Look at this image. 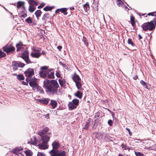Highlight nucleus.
Instances as JSON below:
<instances>
[{
    "label": "nucleus",
    "instance_id": "obj_1",
    "mask_svg": "<svg viewBox=\"0 0 156 156\" xmlns=\"http://www.w3.org/2000/svg\"><path fill=\"white\" fill-rule=\"evenodd\" d=\"M44 87L48 94L53 95L57 93L58 85L55 80H52L51 81L46 80L44 81Z\"/></svg>",
    "mask_w": 156,
    "mask_h": 156
},
{
    "label": "nucleus",
    "instance_id": "obj_2",
    "mask_svg": "<svg viewBox=\"0 0 156 156\" xmlns=\"http://www.w3.org/2000/svg\"><path fill=\"white\" fill-rule=\"evenodd\" d=\"M53 149L49 151L51 156H66V152L63 150H57L60 146L59 143L56 141L52 144Z\"/></svg>",
    "mask_w": 156,
    "mask_h": 156
},
{
    "label": "nucleus",
    "instance_id": "obj_3",
    "mask_svg": "<svg viewBox=\"0 0 156 156\" xmlns=\"http://www.w3.org/2000/svg\"><path fill=\"white\" fill-rule=\"evenodd\" d=\"M156 25L155 21H151L150 22L144 23L141 25V27L144 31H151L155 29Z\"/></svg>",
    "mask_w": 156,
    "mask_h": 156
},
{
    "label": "nucleus",
    "instance_id": "obj_4",
    "mask_svg": "<svg viewBox=\"0 0 156 156\" xmlns=\"http://www.w3.org/2000/svg\"><path fill=\"white\" fill-rule=\"evenodd\" d=\"M49 137L43 136L41 139V140L43 142L42 144H39H39L37 145L41 149H47L48 147L47 143L49 141Z\"/></svg>",
    "mask_w": 156,
    "mask_h": 156
},
{
    "label": "nucleus",
    "instance_id": "obj_5",
    "mask_svg": "<svg viewBox=\"0 0 156 156\" xmlns=\"http://www.w3.org/2000/svg\"><path fill=\"white\" fill-rule=\"evenodd\" d=\"M51 71V70L48 69L47 66H43L41 68L39 72V74L41 77L45 78L47 77L48 74Z\"/></svg>",
    "mask_w": 156,
    "mask_h": 156
},
{
    "label": "nucleus",
    "instance_id": "obj_6",
    "mask_svg": "<svg viewBox=\"0 0 156 156\" xmlns=\"http://www.w3.org/2000/svg\"><path fill=\"white\" fill-rule=\"evenodd\" d=\"M49 129L48 127H45L42 130L40 131L38 133V134L41 136V138L43 136L50 137L51 135L50 132L48 133L47 135H46L47 132L48 131Z\"/></svg>",
    "mask_w": 156,
    "mask_h": 156
},
{
    "label": "nucleus",
    "instance_id": "obj_7",
    "mask_svg": "<svg viewBox=\"0 0 156 156\" xmlns=\"http://www.w3.org/2000/svg\"><path fill=\"white\" fill-rule=\"evenodd\" d=\"M3 50L7 53H12L15 50V48L11 45H7L3 48Z\"/></svg>",
    "mask_w": 156,
    "mask_h": 156
},
{
    "label": "nucleus",
    "instance_id": "obj_8",
    "mask_svg": "<svg viewBox=\"0 0 156 156\" xmlns=\"http://www.w3.org/2000/svg\"><path fill=\"white\" fill-rule=\"evenodd\" d=\"M24 73L26 76L30 78L34 74V70L32 68H29L26 70Z\"/></svg>",
    "mask_w": 156,
    "mask_h": 156
},
{
    "label": "nucleus",
    "instance_id": "obj_9",
    "mask_svg": "<svg viewBox=\"0 0 156 156\" xmlns=\"http://www.w3.org/2000/svg\"><path fill=\"white\" fill-rule=\"evenodd\" d=\"M21 57L27 63H29L30 62V61L29 59L28 52L27 51H25L23 53Z\"/></svg>",
    "mask_w": 156,
    "mask_h": 156
},
{
    "label": "nucleus",
    "instance_id": "obj_10",
    "mask_svg": "<svg viewBox=\"0 0 156 156\" xmlns=\"http://www.w3.org/2000/svg\"><path fill=\"white\" fill-rule=\"evenodd\" d=\"M39 141L37 140L35 136H33L28 141V143L37 146L39 144Z\"/></svg>",
    "mask_w": 156,
    "mask_h": 156
},
{
    "label": "nucleus",
    "instance_id": "obj_11",
    "mask_svg": "<svg viewBox=\"0 0 156 156\" xmlns=\"http://www.w3.org/2000/svg\"><path fill=\"white\" fill-rule=\"evenodd\" d=\"M30 85L32 87L33 89L34 90H36V87H38V89L39 88L38 87V84L37 83V81L36 80H32L29 83Z\"/></svg>",
    "mask_w": 156,
    "mask_h": 156
},
{
    "label": "nucleus",
    "instance_id": "obj_12",
    "mask_svg": "<svg viewBox=\"0 0 156 156\" xmlns=\"http://www.w3.org/2000/svg\"><path fill=\"white\" fill-rule=\"evenodd\" d=\"M57 104V102L56 101L52 99L51 100L50 104L52 108L54 109L56 108Z\"/></svg>",
    "mask_w": 156,
    "mask_h": 156
},
{
    "label": "nucleus",
    "instance_id": "obj_13",
    "mask_svg": "<svg viewBox=\"0 0 156 156\" xmlns=\"http://www.w3.org/2000/svg\"><path fill=\"white\" fill-rule=\"evenodd\" d=\"M19 16L21 18H25L27 16L25 8L23 9V11L19 14Z\"/></svg>",
    "mask_w": 156,
    "mask_h": 156
},
{
    "label": "nucleus",
    "instance_id": "obj_14",
    "mask_svg": "<svg viewBox=\"0 0 156 156\" xmlns=\"http://www.w3.org/2000/svg\"><path fill=\"white\" fill-rule=\"evenodd\" d=\"M67 9L66 8H63L60 9H57L56 11L55 12H58L60 11L63 13L65 15H66L67 14Z\"/></svg>",
    "mask_w": 156,
    "mask_h": 156
},
{
    "label": "nucleus",
    "instance_id": "obj_15",
    "mask_svg": "<svg viewBox=\"0 0 156 156\" xmlns=\"http://www.w3.org/2000/svg\"><path fill=\"white\" fill-rule=\"evenodd\" d=\"M49 99L48 98H45L42 99H39V101L42 104L47 105L49 102Z\"/></svg>",
    "mask_w": 156,
    "mask_h": 156
},
{
    "label": "nucleus",
    "instance_id": "obj_16",
    "mask_svg": "<svg viewBox=\"0 0 156 156\" xmlns=\"http://www.w3.org/2000/svg\"><path fill=\"white\" fill-rule=\"evenodd\" d=\"M24 2H23L19 1L17 3V8L18 9H19L21 7H22L23 9H24L25 7L24 6Z\"/></svg>",
    "mask_w": 156,
    "mask_h": 156
},
{
    "label": "nucleus",
    "instance_id": "obj_17",
    "mask_svg": "<svg viewBox=\"0 0 156 156\" xmlns=\"http://www.w3.org/2000/svg\"><path fill=\"white\" fill-rule=\"evenodd\" d=\"M12 67L13 70L15 71L17 69L18 64L16 62L14 61L12 62Z\"/></svg>",
    "mask_w": 156,
    "mask_h": 156
},
{
    "label": "nucleus",
    "instance_id": "obj_18",
    "mask_svg": "<svg viewBox=\"0 0 156 156\" xmlns=\"http://www.w3.org/2000/svg\"><path fill=\"white\" fill-rule=\"evenodd\" d=\"M73 80L75 83L80 81L81 80L79 76L75 74L74 76L73 77Z\"/></svg>",
    "mask_w": 156,
    "mask_h": 156
},
{
    "label": "nucleus",
    "instance_id": "obj_19",
    "mask_svg": "<svg viewBox=\"0 0 156 156\" xmlns=\"http://www.w3.org/2000/svg\"><path fill=\"white\" fill-rule=\"evenodd\" d=\"M59 83L61 87H64L65 86V80L64 79H59L58 80Z\"/></svg>",
    "mask_w": 156,
    "mask_h": 156
},
{
    "label": "nucleus",
    "instance_id": "obj_20",
    "mask_svg": "<svg viewBox=\"0 0 156 156\" xmlns=\"http://www.w3.org/2000/svg\"><path fill=\"white\" fill-rule=\"evenodd\" d=\"M68 106L69 108L72 110L76 108L74 105L72 103V101L69 102L68 104Z\"/></svg>",
    "mask_w": 156,
    "mask_h": 156
},
{
    "label": "nucleus",
    "instance_id": "obj_21",
    "mask_svg": "<svg viewBox=\"0 0 156 156\" xmlns=\"http://www.w3.org/2000/svg\"><path fill=\"white\" fill-rule=\"evenodd\" d=\"M41 54L39 53H33L32 52L31 54V55L33 57L38 58L40 56Z\"/></svg>",
    "mask_w": 156,
    "mask_h": 156
},
{
    "label": "nucleus",
    "instance_id": "obj_22",
    "mask_svg": "<svg viewBox=\"0 0 156 156\" xmlns=\"http://www.w3.org/2000/svg\"><path fill=\"white\" fill-rule=\"evenodd\" d=\"M25 152L26 156H32L33 154L32 152L29 150H26Z\"/></svg>",
    "mask_w": 156,
    "mask_h": 156
},
{
    "label": "nucleus",
    "instance_id": "obj_23",
    "mask_svg": "<svg viewBox=\"0 0 156 156\" xmlns=\"http://www.w3.org/2000/svg\"><path fill=\"white\" fill-rule=\"evenodd\" d=\"M74 95L79 98L81 99L82 97V94L80 91H78L76 93L74 94Z\"/></svg>",
    "mask_w": 156,
    "mask_h": 156
},
{
    "label": "nucleus",
    "instance_id": "obj_24",
    "mask_svg": "<svg viewBox=\"0 0 156 156\" xmlns=\"http://www.w3.org/2000/svg\"><path fill=\"white\" fill-rule=\"evenodd\" d=\"M41 11L39 10H37L35 12V14L37 19H38L39 17L41 16Z\"/></svg>",
    "mask_w": 156,
    "mask_h": 156
},
{
    "label": "nucleus",
    "instance_id": "obj_25",
    "mask_svg": "<svg viewBox=\"0 0 156 156\" xmlns=\"http://www.w3.org/2000/svg\"><path fill=\"white\" fill-rule=\"evenodd\" d=\"M72 103H73L74 105L76 106V107L78 105L79 101L77 99H73L72 101Z\"/></svg>",
    "mask_w": 156,
    "mask_h": 156
},
{
    "label": "nucleus",
    "instance_id": "obj_26",
    "mask_svg": "<svg viewBox=\"0 0 156 156\" xmlns=\"http://www.w3.org/2000/svg\"><path fill=\"white\" fill-rule=\"evenodd\" d=\"M83 7L86 12L88 11L90 9V7L89 4L87 3H86L83 5Z\"/></svg>",
    "mask_w": 156,
    "mask_h": 156
},
{
    "label": "nucleus",
    "instance_id": "obj_27",
    "mask_svg": "<svg viewBox=\"0 0 156 156\" xmlns=\"http://www.w3.org/2000/svg\"><path fill=\"white\" fill-rule=\"evenodd\" d=\"M35 7L34 5H30L29 6V10L30 12H33L35 10Z\"/></svg>",
    "mask_w": 156,
    "mask_h": 156
},
{
    "label": "nucleus",
    "instance_id": "obj_28",
    "mask_svg": "<svg viewBox=\"0 0 156 156\" xmlns=\"http://www.w3.org/2000/svg\"><path fill=\"white\" fill-rule=\"evenodd\" d=\"M17 78L19 80H21L24 79L23 76L22 74H19L17 75Z\"/></svg>",
    "mask_w": 156,
    "mask_h": 156
},
{
    "label": "nucleus",
    "instance_id": "obj_29",
    "mask_svg": "<svg viewBox=\"0 0 156 156\" xmlns=\"http://www.w3.org/2000/svg\"><path fill=\"white\" fill-rule=\"evenodd\" d=\"M76 86L78 89H81L82 88V84L80 81L75 83Z\"/></svg>",
    "mask_w": 156,
    "mask_h": 156
},
{
    "label": "nucleus",
    "instance_id": "obj_30",
    "mask_svg": "<svg viewBox=\"0 0 156 156\" xmlns=\"http://www.w3.org/2000/svg\"><path fill=\"white\" fill-rule=\"evenodd\" d=\"M29 3L30 4V5H35L36 6L37 5V3L34 0H29Z\"/></svg>",
    "mask_w": 156,
    "mask_h": 156
},
{
    "label": "nucleus",
    "instance_id": "obj_31",
    "mask_svg": "<svg viewBox=\"0 0 156 156\" xmlns=\"http://www.w3.org/2000/svg\"><path fill=\"white\" fill-rule=\"evenodd\" d=\"M25 21L28 24H30L32 23V19L30 17L27 18L25 20Z\"/></svg>",
    "mask_w": 156,
    "mask_h": 156
},
{
    "label": "nucleus",
    "instance_id": "obj_32",
    "mask_svg": "<svg viewBox=\"0 0 156 156\" xmlns=\"http://www.w3.org/2000/svg\"><path fill=\"white\" fill-rule=\"evenodd\" d=\"M48 78L53 79L54 78V73L51 72L48 75Z\"/></svg>",
    "mask_w": 156,
    "mask_h": 156
},
{
    "label": "nucleus",
    "instance_id": "obj_33",
    "mask_svg": "<svg viewBox=\"0 0 156 156\" xmlns=\"http://www.w3.org/2000/svg\"><path fill=\"white\" fill-rule=\"evenodd\" d=\"M82 41L83 42L84 44L86 45L87 46L88 45V43L87 42V40L86 38H85L84 37H83V39H82Z\"/></svg>",
    "mask_w": 156,
    "mask_h": 156
},
{
    "label": "nucleus",
    "instance_id": "obj_34",
    "mask_svg": "<svg viewBox=\"0 0 156 156\" xmlns=\"http://www.w3.org/2000/svg\"><path fill=\"white\" fill-rule=\"evenodd\" d=\"M52 9V8L51 7L46 6L43 9L45 11H48L51 10Z\"/></svg>",
    "mask_w": 156,
    "mask_h": 156
},
{
    "label": "nucleus",
    "instance_id": "obj_35",
    "mask_svg": "<svg viewBox=\"0 0 156 156\" xmlns=\"http://www.w3.org/2000/svg\"><path fill=\"white\" fill-rule=\"evenodd\" d=\"M140 83L144 87H145L147 88V83H146L144 81H143V80H141L140 81Z\"/></svg>",
    "mask_w": 156,
    "mask_h": 156
},
{
    "label": "nucleus",
    "instance_id": "obj_36",
    "mask_svg": "<svg viewBox=\"0 0 156 156\" xmlns=\"http://www.w3.org/2000/svg\"><path fill=\"white\" fill-rule=\"evenodd\" d=\"M147 15L149 16H156V11L148 13Z\"/></svg>",
    "mask_w": 156,
    "mask_h": 156
},
{
    "label": "nucleus",
    "instance_id": "obj_37",
    "mask_svg": "<svg viewBox=\"0 0 156 156\" xmlns=\"http://www.w3.org/2000/svg\"><path fill=\"white\" fill-rule=\"evenodd\" d=\"M116 3L119 6H121L123 4V2L120 0H117L116 2Z\"/></svg>",
    "mask_w": 156,
    "mask_h": 156
},
{
    "label": "nucleus",
    "instance_id": "obj_38",
    "mask_svg": "<svg viewBox=\"0 0 156 156\" xmlns=\"http://www.w3.org/2000/svg\"><path fill=\"white\" fill-rule=\"evenodd\" d=\"M90 125V123L88 122H86V124L85 127H84V129H87L88 127Z\"/></svg>",
    "mask_w": 156,
    "mask_h": 156
},
{
    "label": "nucleus",
    "instance_id": "obj_39",
    "mask_svg": "<svg viewBox=\"0 0 156 156\" xmlns=\"http://www.w3.org/2000/svg\"><path fill=\"white\" fill-rule=\"evenodd\" d=\"M131 24L133 26H134V24H135V22L134 21V19L133 17H131Z\"/></svg>",
    "mask_w": 156,
    "mask_h": 156
},
{
    "label": "nucleus",
    "instance_id": "obj_40",
    "mask_svg": "<svg viewBox=\"0 0 156 156\" xmlns=\"http://www.w3.org/2000/svg\"><path fill=\"white\" fill-rule=\"evenodd\" d=\"M12 152L13 153L17 154L19 152V150L17 148H16L15 149L12 150Z\"/></svg>",
    "mask_w": 156,
    "mask_h": 156
},
{
    "label": "nucleus",
    "instance_id": "obj_41",
    "mask_svg": "<svg viewBox=\"0 0 156 156\" xmlns=\"http://www.w3.org/2000/svg\"><path fill=\"white\" fill-rule=\"evenodd\" d=\"M6 54L1 51H0V57L2 58L5 56Z\"/></svg>",
    "mask_w": 156,
    "mask_h": 156
},
{
    "label": "nucleus",
    "instance_id": "obj_42",
    "mask_svg": "<svg viewBox=\"0 0 156 156\" xmlns=\"http://www.w3.org/2000/svg\"><path fill=\"white\" fill-rule=\"evenodd\" d=\"M37 156H45V154L44 153L38 152Z\"/></svg>",
    "mask_w": 156,
    "mask_h": 156
},
{
    "label": "nucleus",
    "instance_id": "obj_43",
    "mask_svg": "<svg viewBox=\"0 0 156 156\" xmlns=\"http://www.w3.org/2000/svg\"><path fill=\"white\" fill-rule=\"evenodd\" d=\"M128 44H131V45L133 46L134 43L132 41V40L130 39H128Z\"/></svg>",
    "mask_w": 156,
    "mask_h": 156
},
{
    "label": "nucleus",
    "instance_id": "obj_44",
    "mask_svg": "<svg viewBox=\"0 0 156 156\" xmlns=\"http://www.w3.org/2000/svg\"><path fill=\"white\" fill-rule=\"evenodd\" d=\"M135 154L136 156H144V154H141L140 152H135Z\"/></svg>",
    "mask_w": 156,
    "mask_h": 156
},
{
    "label": "nucleus",
    "instance_id": "obj_45",
    "mask_svg": "<svg viewBox=\"0 0 156 156\" xmlns=\"http://www.w3.org/2000/svg\"><path fill=\"white\" fill-rule=\"evenodd\" d=\"M49 17V14L48 13H46L44 14V17L43 18V19H44V20H45V18H48Z\"/></svg>",
    "mask_w": 156,
    "mask_h": 156
},
{
    "label": "nucleus",
    "instance_id": "obj_46",
    "mask_svg": "<svg viewBox=\"0 0 156 156\" xmlns=\"http://www.w3.org/2000/svg\"><path fill=\"white\" fill-rule=\"evenodd\" d=\"M18 67H23L25 65L24 64L22 63H18Z\"/></svg>",
    "mask_w": 156,
    "mask_h": 156
},
{
    "label": "nucleus",
    "instance_id": "obj_47",
    "mask_svg": "<svg viewBox=\"0 0 156 156\" xmlns=\"http://www.w3.org/2000/svg\"><path fill=\"white\" fill-rule=\"evenodd\" d=\"M16 47L17 48V51H20L21 50V49H22V47H20L18 45H16Z\"/></svg>",
    "mask_w": 156,
    "mask_h": 156
},
{
    "label": "nucleus",
    "instance_id": "obj_48",
    "mask_svg": "<svg viewBox=\"0 0 156 156\" xmlns=\"http://www.w3.org/2000/svg\"><path fill=\"white\" fill-rule=\"evenodd\" d=\"M38 87H39V88L38 89V87H36V90H39L41 92H42V91H43V89L42 88L40 87H39L38 85Z\"/></svg>",
    "mask_w": 156,
    "mask_h": 156
},
{
    "label": "nucleus",
    "instance_id": "obj_49",
    "mask_svg": "<svg viewBox=\"0 0 156 156\" xmlns=\"http://www.w3.org/2000/svg\"><path fill=\"white\" fill-rule=\"evenodd\" d=\"M112 121L111 120H109L108 121V123L110 126H112Z\"/></svg>",
    "mask_w": 156,
    "mask_h": 156
},
{
    "label": "nucleus",
    "instance_id": "obj_50",
    "mask_svg": "<svg viewBox=\"0 0 156 156\" xmlns=\"http://www.w3.org/2000/svg\"><path fill=\"white\" fill-rule=\"evenodd\" d=\"M126 129L128 131L129 135L130 136H131L132 135V133L130 132V129H129L128 128H126Z\"/></svg>",
    "mask_w": 156,
    "mask_h": 156
},
{
    "label": "nucleus",
    "instance_id": "obj_51",
    "mask_svg": "<svg viewBox=\"0 0 156 156\" xmlns=\"http://www.w3.org/2000/svg\"><path fill=\"white\" fill-rule=\"evenodd\" d=\"M16 45H18V46H19L20 47H22L23 44L21 42H20L18 44H17Z\"/></svg>",
    "mask_w": 156,
    "mask_h": 156
},
{
    "label": "nucleus",
    "instance_id": "obj_52",
    "mask_svg": "<svg viewBox=\"0 0 156 156\" xmlns=\"http://www.w3.org/2000/svg\"><path fill=\"white\" fill-rule=\"evenodd\" d=\"M55 75L58 78L60 77L61 76L60 73L58 72L57 71L56 72Z\"/></svg>",
    "mask_w": 156,
    "mask_h": 156
},
{
    "label": "nucleus",
    "instance_id": "obj_53",
    "mask_svg": "<svg viewBox=\"0 0 156 156\" xmlns=\"http://www.w3.org/2000/svg\"><path fill=\"white\" fill-rule=\"evenodd\" d=\"M45 117L47 119H49V114H47L45 115Z\"/></svg>",
    "mask_w": 156,
    "mask_h": 156
},
{
    "label": "nucleus",
    "instance_id": "obj_54",
    "mask_svg": "<svg viewBox=\"0 0 156 156\" xmlns=\"http://www.w3.org/2000/svg\"><path fill=\"white\" fill-rule=\"evenodd\" d=\"M62 46H58L57 47L58 49L59 50V51H61V50L62 48Z\"/></svg>",
    "mask_w": 156,
    "mask_h": 156
},
{
    "label": "nucleus",
    "instance_id": "obj_55",
    "mask_svg": "<svg viewBox=\"0 0 156 156\" xmlns=\"http://www.w3.org/2000/svg\"><path fill=\"white\" fill-rule=\"evenodd\" d=\"M121 146L122 147V148L123 149H126V147H124V146H125V145L124 144H122L121 145Z\"/></svg>",
    "mask_w": 156,
    "mask_h": 156
},
{
    "label": "nucleus",
    "instance_id": "obj_56",
    "mask_svg": "<svg viewBox=\"0 0 156 156\" xmlns=\"http://www.w3.org/2000/svg\"><path fill=\"white\" fill-rule=\"evenodd\" d=\"M44 4L43 5H42V6H41V5H40L38 7V8L40 9V8H42L44 6Z\"/></svg>",
    "mask_w": 156,
    "mask_h": 156
},
{
    "label": "nucleus",
    "instance_id": "obj_57",
    "mask_svg": "<svg viewBox=\"0 0 156 156\" xmlns=\"http://www.w3.org/2000/svg\"><path fill=\"white\" fill-rule=\"evenodd\" d=\"M138 36H139V40L140 39H141L142 38V37L141 36V35H140V34H139L138 35Z\"/></svg>",
    "mask_w": 156,
    "mask_h": 156
},
{
    "label": "nucleus",
    "instance_id": "obj_58",
    "mask_svg": "<svg viewBox=\"0 0 156 156\" xmlns=\"http://www.w3.org/2000/svg\"><path fill=\"white\" fill-rule=\"evenodd\" d=\"M138 77L137 76H135L134 77H133V79L135 80H136L137 78Z\"/></svg>",
    "mask_w": 156,
    "mask_h": 156
},
{
    "label": "nucleus",
    "instance_id": "obj_59",
    "mask_svg": "<svg viewBox=\"0 0 156 156\" xmlns=\"http://www.w3.org/2000/svg\"><path fill=\"white\" fill-rule=\"evenodd\" d=\"M125 9L127 11H128L129 10V9H128V8L126 6H125Z\"/></svg>",
    "mask_w": 156,
    "mask_h": 156
},
{
    "label": "nucleus",
    "instance_id": "obj_60",
    "mask_svg": "<svg viewBox=\"0 0 156 156\" xmlns=\"http://www.w3.org/2000/svg\"><path fill=\"white\" fill-rule=\"evenodd\" d=\"M112 115L113 118H114V116H114V114L113 112H112Z\"/></svg>",
    "mask_w": 156,
    "mask_h": 156
},
{
    "label": "nucleus",
    "instance_id": "obj_61",
    "mask_svg": "<svg viewBox=\"0 0 156 156\" xmlns=\"http://www.w3.org/2000/svg\"><path fill=\"white\" fill-rule=\"evenodd\" d=\"M42 54H43L44 55V54H45V52H44V51H42Z\"/></svg>",
    "mask_w": 156,
    "mask_h": 156
},
{
    "label": "nucleus",
    "instance_id": "obj_62",
    "mask_svg": "<svg viewBox=\"0 0 156 156\" xmlns=\"http://www.w3.org/2000/svg\"><path fill=\"white\" fill-rule=\"evenodd\" d=\"M13 75H14V76H17V75L16 73H14V74H13Z\"/></svg>",
    "mask_w": 156,
    "mask_h": 156
},
{
    "label": "nucleus",
    "instance_id": "obj_63",
    "mask_svg": "<svg viewBox=\"0 0 156 156\" xmlns=\"http://www.w3.org/2000/svg\"><path fill=\"white\" fill-rule=\"evenodd\" d=\"M154 19L156 20V21H155V25H156V18H154Z\"/></svg>",
    "mask_w": 156,
    "mask_h": 156
},
{
    "label": "nucleus",
    "instance_id": "obj_64",
    "mask_svg": "<svg viewBox=\"0 0 156 156\" xmlns=\"http://www.w3.org/2000/svg\"><path fill=\"white\" fill-rule=\"evenodd\" d=\"M44 4H42L41 5H41V6H42V5H43Z\"/></svg>",
    "mask_w": 156,
    "mask_h": 156
}]
</instances>
